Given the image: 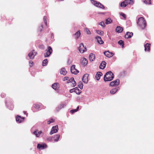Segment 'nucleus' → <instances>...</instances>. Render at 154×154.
<instances>
[{
    "instance_id": "nucleus-1",
    "label": "nucleus",
    "mask_w": 154,
    "mask_h": 154,
    "mask_svg": "<svg viewBox=\"0 0 154 154\" xmlns=\"http://www.w3.org/2000/svg\"><path fill=\"white\" fill-rule=\"evenodd\" d=\"M114 77L113 73L111 71L106 72L104 76V80L105 82L109 81L112 80Z\"/></svg>"
},
{
    "instance_id": "nucleus-2",
    "label": "nucleus",
    "mask_w": 154,
    "mask_h": 154,
    "mask_svg": "<svg viewBox=\"0 0 154 154\" xmlns=\"http://www.w3.org/2000/svg\"><path fill=\"white\" fill-rule=\"evenodd\" d=\"M137 24L142 29H144L146 26V23L143 17L139 18L137 21Z\"/></svg>"
},
{
    "instance_id": "nucleus-3",
    "label": "nucleus",
    "mask_w": 154,
    "mask_h": 154,
    "mask_svg": "<svg viewBox=\"0 0 154 154\" xmlns=\"http://www.w3.org/2000/svg\"><path fill=\"white\" fill-rule=\"evenodd\" d=\"M91 2L93 5L96 7L103 9L104 8V6L100 2H97L94 0H91Z\"/></svg>"
},
{
    "instance_id": "nucleus-4",
    "label": "nucleus",
    "mask_w": 154,
    "mask_h": 154,
    "mask_svg": "<svg viewBox=\"0 0 154 154\" xmlns=\"http://www.w3.org/2000/svg\"><path fill=\"white\" fill-rule=\"evenodd\" d=\"M36 54V52H35L34 50H32L29 52L28 54V56L30 59H33Z\"/></svg>"
},
{
    "instance_id": "nucleus-5",
    "label": "nucleus",
    "mask_w": 154,
    "mask_h": 154,
    "mask_svg": "<svg viewBox=\"0 0 154 154\" xmlns=\"http://www.w3.org/2000/svg\"><path fill=\"white\" fill-rule=\"evenodd\" d=\"M78 50L79 52L82 53H84L86 51V48H85L84 44L82 43L80 44V46L78 48Z\"/></svg>"
},
{
    "instance_id": "nucleus-6",
    "label": "nucleus",
    "mask_w": 154,
    "mask_h": 154,
    "mask_svg": "<svg viewBox=\"0 0 154 154\" xmlns=\"http://www.w3.org/2000/svg\"><path fill=\"white\" fill-rule=\"evenodd\" d=\"M120 81L118 79H117L111 82L109 84L111 86L113 87L116 86H118L119 85Z\"/></svg>"
},
{
    "instance_id": "nucleus-7",
    "label": "nucleus",
    "mask_w": 154,
    "mask_h": 154,
    "mask_svg": "<svg viewBox=\"0 0 154 154\" xmlns=\"http://www.w3.org/2000/svg\"><path fill=\"white\" fill-rule=\"evenodd\" d=\"M52 52V50L50 46H48V50L46 53L44 54L45 57H49L51 54Z\"/></svg>"
},
{
    "instance_id": "nucleus-8",
    "label": "nucleus",
    "mask_w": 154,
    "mask_h": 154,
    "mask_svg": "<svg viewBox=\"0 0 154 154\" xmlns=\"http://www.w3.org/2000/svg\"><path fill=\"white\" fill-rule=\"evenodd\" d=\"M58 125H56L53 126L50 132V134L52 135L54 133L57 132L58 131Z\"/></svg>"
},
{
    "instance_id": "nucleus-9",
    "label": "nucleus",
    "mask_w": 154,
    "mask_h": 154,
    "mask_svg": "<svg viewBox=\"0 0 154 154\" xmlns=\"http://www.w3.org/2000/svg\"><path fill=\"white\" fill-rule=\"evenodd\" d=\"M75 65H72L70 68V70L72 73L76 75L78 74L79 71L75 69Z\"/></svg>"
},
{
    "instance_id": "nucleus-10",
    "label": "nucleus",
    "mask_w": 154,
    "mask_h": 154,
    "mask_svg": "<svg viewBox=\"0 0 154 154\" xmlns=\"http://www.w3.org/2000/svg\"><path fill=\"white\" fill-rule=\"evenodd\" d=\"M33 134L36 136V137H39L40 136H42L44 134V133L41 131H36L33 132Z\"/></svg>"
},
{
    "instance_id": "nucleus-11",
    "label": "nucleus",
    "mask_w": 154,
    "mask_h": 154,
    "mask_svg": "<svg viewBox=\"0 0 154 154\" xmlns=\"http://www.w3.org/2000/svg\"><path fill=\"white\" fill-rule=\"evenodd\" d=\"M88 75L86 74L84 75L82 77V81L85 83L87 84L88 82Z\"/></svg>"
},
{
    "instance_id": "nucleus-12",
    "label": "nucleus",
    "mask_w": 154,
    "mask_h": 154,
    "mask_svg": "<svg viewBox=\"0 0 154 154\" xmlns=\"http://www.w3.org/2000/svg\"><path fill=\"white\" fill-rule=\"evenodd\" d=\"M104 55L108 57H112L114 54L112 52H110L109 51H105L103 52Z\"/></svg>"
},
{
    "instance_id": "nucleus-13",
    "label": "nucleus",
    "mask_w": 154,
    "mask_h": 154,
    "mask_svg": "<svg viewBox=\"0 0 154 154\" xmlns=\"http://www.w3.org/2000/svg\"><path fill=\"white\" fill-rule=\"evenodd\" d=\"M88 60L87 59L85 58H82L81 59V62L82 64L84 66H86L88 64Z\"/></svg>"
},
{
    "instance_id": "nucleus-14",
    "label": "nucleus",
    "mask_w": 154,
    "mask_h": 154,
    "mask_svg": "<svg viewBox=\"0 0 154 154\" xmlns=\"http://www.w3.org/2000/svg\"><path fill=\"white\" fill-rule=\"evenodd\" d=\"M65 106L66 104L65 103H63L61 104L60 105L56 108L55 110L56 111H59L61 109L63 108Z\"/></svg>"
},
{
    "instance_id": "nucleus-15",
    "label": "nucleus",
    "mask_w": 154,
    "mask_h": 154,
    "mask_svg": "<svg viewBox=\"0 0 154 154\" xmlns=\"http://www.w3.org/2000/svg\"><path fill=\"white\" fill-rule=\"evenodd\" d=\"M150 44L149 43H146L144 45L145 51H149L150 50Z\"/></svg>"
},
{
    "instance_id": "nucleus-16",
    "label": "nucleus",
    "mask_w": 154,
    "mask_h": 154,
    "mask_svg": "<svg viewBox=\"0 0 154 154\" xmlns=\"http://www.w3.org/2000/svg\"><path fill=\"white\" fill-rule=\"evenodd\" d=\"M47 147V145L46 144L44 143L43 144H38L37 145V148L39 149H43Z\"/></svg>"
},
{
    "instance_id": "nucleus-17",
    "label": "nucleus",
    "mask_w": 154,
    "mask_h": 154,
    "mask_svg": "<svg viewBox=\"0 0 154 154\" xmlns=\"http://www.w3.org/2000/svg\"><path fill=\"white\" fill-rule=\"evenodd\" d=\"M24 118L23 117H21L20 116H17L16 117V120L17 122H18L19 123H21L22 121L23 120Z\"/></svg>"
},
{
    "instance_id": "nucleus-18",
    "label": "nucleus",
    "mask_w": 154,
    "mask_h": 154,
    "mask_svg": "<svg viewBox=\"0 0 154 154\" xmlns=\"http://www.w3.org/2000/svg\"><path fill=\"white\" fill-rule=\"evenodd\" d=\"M52 87L55 90H58L59 88V85L58 83H55L52 85Z\"/></svg>"
},
{
    "instance_id": "nucleus-19",
    "label": "nucleus",
    "mask_w": 154,
    "mask_h": 154,
    "mask_svg": "<svg viewBox=\"0 0 154 154\" xmlns=\"http://www.w3.org/2000/svg\"><path fill=\"white\" fill-rule=\"evenodd\" d=\"M106 63L105 61H102L100 66V68L102 69H104L106 67Z\"/></svg>"
},
{
    "instance_id": "nucleus-20",
    "label": "nucleus",
    "mask_w": 154,
    "mask_h": 154,
    "mask_svg": "<svg viewBox=\"0 0 154 154\" xmlns=\"http://www.w3.org/2000/svg\"><path fill=\"white\" fill-rule=\"evenodd\" d=\"M96 39H97V41L98 43L100 44H102L103 43V42L100 37L97 36L96 37Z\"/></svg>"
},
{
    "instance_id": "nucleus-21",
    "label": "nucleus",
    "mask_w": 154,
    "mask_h": 154,
    "mask_svg": "<svg viewBox=\"0 0 154 154\" xmlns=\"http://www.w3.org/2000/svg\"><path fill=\"white\" fill-rule=\"evenodd\" d=\"M89 58L90 61H93L95 60V54L92 53L90 54L89 56Z\"/></svg>"
},
{
    "instance_id": "nucleus-22",
    "label": "nucleus",
    "mask_w": 154,
    "mask_h": 154,
    "mask_svg": "<svg viewBox=\"0 0 154 154\" xmlns=\"http://www.w3.org/2000/svg\"><path fill=\"white\" fill-rule=\"evenodd\" d=\"M133 33L127 32L125 35V38H131L133 35Z\"/></svg>"
},
{
    "instance_id": "nucleus-23",
    "label": "nucleus",
    "mask_w": 154,
    "mask_h": 154,
    "mask_svg": "<svg viewBox=\"0 0 154 154\" xmlns=\"http://www.w3.org/2000/svg\"><path fill=\"white\" fill-rule=\"evenodd\" d=\"M119 89V87H117L113 88L110 91V93L112 94H114L117 92V91H118Z\"/></svg>"
},
{
    "instance_id": "nucleus-24",
    "label": "nucleus",
    "mask_w": 154,
    "mask_h": 154,
    "mask_svg": "<svg viewBox=\"0 0 154 154\" xmlns=\"http://www.w3.org/2000/svg\"><path fill=\"white\" fill-rule=\"evenodd\" d=\"M103 74L101 72H98L95 76L96 79L97 80H99L100 79V77Z\"/></svg>"
},
{
    "instance_id": "nucleus-25",
    "label": "nucleus",
    "mask_w": 154,
    "mask_h": 154,
    "mask_svg": "<svg viewBox=\"0 0 154 154\" xmlns=\"http://www.w3.org/2000/svg\"><path fill=\"white\" fill-rule=\"evenodd\" d=\"M123 30V28L120 26H117L116 28V31L118 33L121 32Z\"/></svg>"
},
{
    "instance_id": "nucleus-26",
    "label": "nucleus",
    "mask_w": 154,
    "mask_h": 154,
    "mask_svg": "<svg viewBox=\"0 0 154 154\" xmlns=\"http://www.w3.org/2000/svg\"><path fill=\"white\" fill-rule=\"evenodd\" d=\"M67 72L65 68H63L61 69L60 71V73L61 74L63 75H65L66 74Z\"/></svg>"
},
{
    "instance_id": "nucleus-27",
    "label": "nucleus",
    "mask_w": 154,
    "mask_h": 154,
    "mask_svg": "<svg viewBox=\"0 0 154 154\" xmlns=\"http://www.w3.org/2000/svg\"><path fill=\"white\" fill-rule=\"evenodd\" d=\"M75 92L77 94H79L81 93V91L77 87H75L74 88Z\"/></svg>"
},
{
    "instance_id": "nucleus-28",
    "label": "nucleus",
    "mask_w": 154,
    "mask_h": 154,
    "mask_svg": "<svg viewBox=\"0 0 154 154\" xmlns=\"http://www.w3.org/2000/svg\"><path fill=\"white\" fill-rule=\"evenodd\" d=\"M60 135L58 134L54 136V141L55 142L57 141L60 139Z\"/></svg>"
},
{
    "instance_id": "nucleus-29",
    "label": "nucleus",
    "mask_w": 154,
    "mask_h": 154,
    "mask_svg": "<svg viewBox=\"0 0 154 154\" xmlns=\"http://www.w3.org/2000/svg\"><path fill=\"white\" fill-rule=\"evenodd\" d=\"M112 20L110 18L107 19L106 20L105 23L106 24H109L112 23Z\"/></svg>"
},
{
    "instance_id": "nucleus-30",
    "label": "nucleus",
    "mask_w": 154,
    "mask_h": 154,
    "mask_svg": "<svg viewBox=\"0 0 154 154\" xmlns=\"http://www.w3.org/2000/svg\"><path fill=\"white\" fill-rule=\"evenodd\" d=\"M78 86L81 89H82L83 86V83L81 82H79Z\"/></svg>"
},
{
    "instance_id": "nucleus-31",
    "label": "nucleus",
    "mask_w": 154,
    "mask_h": 154,
    "mask_svg": "<svg viewBox=\"0 0 154 154\" xmlns=\"http://www.w3.org/2000/svg\"><path fill=\"white\" fill-rule=\"evenodd\" d=\"M125 1L127 4V5L128 4L131 5L133 3V0H125Z\"/></svg>"
},
{
    "instance_id": "nucleus-32",
    "label": "nucleus",
    "mask_w": 154,
    "mask_h": 154,
    "mask_svg": "<svg viewBox=\"0 0 154 154\" xmlns=\"http://www.w3.org/2000/svg\"><path fill=\"white\" fill-rule=\"evenodd\" d=\"M48 63V60L45 59L43 60L42 62V65L43 66H46L47 65Z\"/></svg>"
},
{
    "instance_id": "nucleus-33",
    "label": "nucleus",
    "mask_w": 154,
    "mask_h": 154,
    "mask_svg": "<svg viewBox=\"0 0 154 154\" xmlns=\"http://www.w3.org/2000/svg\"><path fill=\"white\" fill-rule=\"evenodd\" d=\"M96 32L97 34L101 35H103L104 33L103 31H102L100 30H97Z\"/></svg>"
},
{
    "instance_id": "nucleus-34",
    "label": "nucleus",
    "mask_w": 154,
    "mask_h": 154,
    "mask_svg": "<svg viewBox=\"0 0 154 154\" xmlns=\"http://www.w3.org/2000/svg\"><path fill=\"white\" fill-rule=\"evenodd\" d=\"M120 5L122 7H125L127 5L125 1H124L121 3Z\"/></svg>"
},
{
    "instance_id": "nucleus-35",
    "label": "nucleus",
    "mask_w": 154,
    "mask_h": 154,
    "mask_svg": "<svg viewBox=\"0 0 154 154\" xmlns=\"http://www.w3.org/2000/svg\"><path fill=\"white\" fill-rule=\"evenodd\" d=\"M80 34V32L79 31H78L75 34V37L77 38L79 37Z\"/></svg>"
},
{
    "instance_id": "nucleus-36",
    "label": "nucleus",
    "mask_w": 154,
    "mask_h": 154,
    "mask_svg": "<svg viewBox=\"0 0 154 154\" xmlns=\"http://www.w3.org/2000/svg\"><path fill=\"white\" fill-rule=\"evenodd\" d=\"M85 29L86 31L87 34L88 35H90L91 34V32L88 29L85 28Z\"/></svg>"
},
{
    "instance_id": "nucleus-37",
    "label": "nucleus",
    "mask_w": 154,
    "mask_h": 154,
    "mask_svg": "<svg viewBox=\"0 0 154 154\" xmlns=\"http://www.w3.org/2000/svg\"><path fill=\"white\" fill-rule=\"evenodd\" d=\"M79 109V106H78L77 108L76 109L71 110L70 111V112L72 113H73L78 111Z\"/></svg>"
},
{
    "instance_id": "nucleus-38",
    "label": "nucleus",
    "mask_w": 154,
    "mask_h": 154,
    "mask_svg": "<svg viewBox=\"0 0 154 154\" xmlns=\"http://www.w3.org/2000/svg\"><path fill=\"white\" fill-rule=\"evenodd\" d=\"M118 44L120 45H122V46L124 45V42L122 40H119L118 42Z\"/></svg>"
},
{
    "instance_id": "nucleus-39",
    "label": "nucleus",
    "mask_w": 154,
    "mask_h": 154,
    "mask_svg": "<svg viewBox=\"0 0 154 154\" xmlns=\"http://www.w3.org/2000/svg\"><path fill=\"white\" fill-rule=\"evenodd\" d=\"M143 2L146 4H151V0H145Z\"/></svg>"
},
{
    "instance_id": "nucleus-40",
    "label": "nucleus",
    "mask_w": 154,
    "mask_h": 154,
    "mask_svg": "<svg viewBox=\"0 0 154 154\" xmlns=\"http://www.w3.org/2000/svg\"><path fill=\"white\" fill-rule=\"evenodd\" d=\"M74 80V79L73 78H71L67 82V83H69V82H72Z\"/></svg>"
},
{
    "instance_id": "nucleus-41",
    "label": "nucleus",
    "mask_w": 154,
    "mask_h": 154,
    "mask_svg": "<svg viewBox=\"0 0 154 154\" xmlns=\"http://www.w3.org/2000/svg\"><path fill=\"white\" fill-rule=\"evenodd\" d=\"M99 25L103 27H105V24L103 22H101L99 23Z\"/></svg>"
},
{
    "instance_id": "nucleus-42",
    "label": "nucleus",
    "mask_w": 154,
    "mask_h": 154,
    "mask_svg": "<svg viewBox=\"0 0 154 154\" xmlns=\"http://www.w3.org/2000/svg\"><path fill=\"white\" fill-rule=\"evenodd\" d=\"M54 122V120L53 119H51L48 121V124H50L51 123L53 122Z\"/></svg>"
},
{
    "instance_id": "nucleus-43",
    "label": "nucleus",
    "mask_w": 154,
    "mask_h": 154,
    "mask_svg": "<svg viewBox=\"0 0 154 154\" xmlns=\"http://www.w3.org/2000/svg\"><path fill=\"white\" fill-rule=\"evenodd\" d=\"M43 20H44V23H45V25H47V21H46V20H47V17H46L44 16V17Z\"/></svg>"
},
{
    "instance_id": "nucleus-44",
    "label": "nucleus",
    "mask_w": 154,
    "mask_h": 154,
    "mask_svg": "<svg viewBox=\"0 0 154 154\" xmlns=\"http://www.w3.org/2000/svg\"><path fill=\"white\" fill-rule=\"evenodd\" d=\"M34 107L35 109H38L39 108H40V106L38 104H35V105Z\"/></svg>"
},
{
    "instance_id": "nucleus-45",
    "label": "nucleus",
    "mask_w": 154,
    "mask_h": 154,
    "mask_svg": "<svg viewBox=\"0 0 154 154\" xmlns=\"http://www.w3.org/2000/svg\"><path fill=\"white\" fill-rule=\"evenodd\" d=\"M120 15H121L125 19L126 15L122 13H120Z\"/></svg>"
},
{
    "instance_id": "nucleus-46",
    "label": "nucleus",
    "mask_w": 154,
    "mask_h": 154,
    "mask_svg": "<svg viewBox=\"0 0 154 154\" xmlns=\"http://www.w3.org/2000/svg\"><path fill=\"white\" fill-rule=\"evenodd\" d=\"M69 79V78L68 77L66 76V77H64L63 79V81H65L66 80H67Z\"/></svg>"
},
{
    "instance_id": "nucleus-47",
    "label": "nucleus",
    "mask_w": 154,
    "mask_h": 154,
    "mask_svg": "<svg viewBox=\"0 0 154 154\" xmlns=\"http://www.w3.org/2000/svg\"><path fill=\"white\" fill-rule=\"evenodd\" d=\"M29 66L30 67H32L33 66V62L32 61H30L29 62Z\"/></svg>"
},
{
    "instance_id": "nucleus-48",
    "label": "nucleus",
    "mask_w": 154,
    "mask_h": 154,
    "mask_svg": "<svg viewBox=\"0 0 154 154\" xmlns=\"http://www.w3.org/2000/svg\"><path fill=\"white\" fill-rule=\"evenodd\" d=\"M72 83L73 86V87H75V86L76 85V82L74 80L73 82Z\"/></svg>"
},
{
    "instance_id": "nucleus-49",
    "label": "nucleus",
    "mask_w": 154,
    "mask_h": 154,
    "mask_svg": "<svg viewBox=\"0 0 154 154\" xmlns=\"http://www.w3.org/2000/svg\"><path fill=\"white\" fill-rule=\"evenodd\" d=\"M48 141H51L52 140V138L51 137H49L47 139Z\"/></svg>"
},
{
    "instance_id": "nucleus-50",
    "label": "nucleus",
    "mask_w": 154,
    "mask_h": 154,
    "mask_svg": "<svg viewBox=\"0 0 154 154\" xmlns=\"http://www.w3.org/2000/svg\"><path fill=\"white\" fill-rule=\"evenodd\" d=\"M43 28V26L42 25L39 28V30L41 32L42 31V29Z\"/></svg>"
},
{
    "instance_id": "nucleus-51",
    "label": "nucleus",
    "mask_w": 154,
    "mask_h": 154,
    "mask_svg": "<svg viewBox=\"0 0 154 154\" xmlns=\"http://www.w3.org/2000/svg\"><path fill=\"white\" fill-rule=\"evenodd\" d=\"M69 92L71 93H72L73 92H75V91H74V88H73V89H71L70 90H69Z\"/></svg>"
},
{
    "instance_id": "nucleus-52",
    "label": "nucleus",
    "mask_w": 154,
    "mask_h": 154,
    "mask_svg": "<svg viewBox=\"0 0 154 154\" xmlns=\"http://www.w3.org/2000/svg\"><path fill=\"white\" fill-rule=\"evenodd\" d=\"M1 96L2 97H5V94H1Z\"/></svg>"
},
{
    "instance_id": "nucleus-53",
    "label": "nucleus",
    "mask_w": 154,
    "mask_h": 154,
    "mask_svg": "<svg viewBox=\"0 0 154 154\" xmlns=\"http://www.w3.org/2000/svg\"><path fill=\"white\" fill-rule=\"evenodd\" d=\"M23 112L25 114H26V112L25 111H24Z\"/></svg>"
},
{
    "instance_id": "nucleus-54",
    "label": "nucleus",
    "mask_w": 154,
    "mask_h": 154,
    "mask_svg": "<svg viewBox=\"0 0 154 154\" xmlns=\"http://www.w3.org/2000/svg\"><path fill=\"white\" fill-rule=\"evenodd\" d=\"M13 108V107H12L11 109H12Z\"/></svg>"
}]
</instances>
